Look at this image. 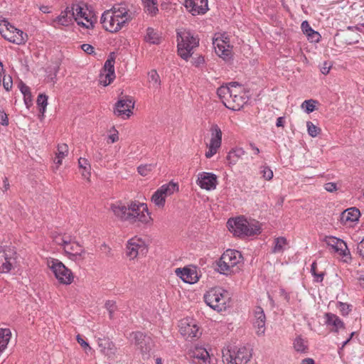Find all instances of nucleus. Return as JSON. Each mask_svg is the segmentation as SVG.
<instances>
[{"label": "nucleus", "mask_w": 364, "mask_h": 364, "mask_svg": "<svg viewBox=\"0 0 364 364\" xmlns=\"http://www.w3.org/2000/svg\"><path fill=\"white\" fill-rule=\"evenodd\" d=\"M227 226L235 236L240 237L253 236L260 233L259 222H249L244 217L229 219L227 223Z\"/></svg>", "instance_id": "nucleus-1"}, {"label": "nucleus", "mask_w": 364, "mask_h": 364, "mask_svg": "<svg viewBox=\"0 0 364 364\" xmlns=\"http://www.w3.org/2000/svg\"><path fill=\"white\" fill-rule=\"evenodd\" d=\"M199 38L190 30L177 31L178 54L188 60L193 53V50L199 46Z\"/></svg>", "instance_id": "nucleus-2"}, {"label": "nucleus", "mask_w": 364, "mask_h": 364, "mask_svg": "<svg viewBox=\"0 0 364 364\" xmlns=\"http://www.w3.org/2000/svg\"><path fill=\"white\" fill-rule=\"evenodd\" d=\"M204 300L210 308L220 312L229 306L230 296L228 291L223 288L215 287L204 295Z\"/></svg>", "instance_id": "nucleus-3"}, {"label": "nucleus", "mask_w": 364, "mask_h": 364, "mask_svg": "<svg viewBox=\"0 0 364 364\" xmlns=\"http://www.w3.org/2000/svg\"><path fill=\"white\" fill-rule=\"evenodd\" d=\"M251 356L249 350L245 347L223 350L224 364H247Z\"/></svg>", "instance_id": "nucleus-4"}, {"label": "nucleus", "mask_w": 364, "mask_h": 364, "mask_svg": "<svg viewBox=\"0 0 364 364\" xmlns=\"http://www.w3.org/2000/svg\"><path fill=\"white\" fill-rule=\"evenodd\" d=\"M48 266L50 268L56 279L63 284H70L73 282V274L70 269L57 259H50L48 261Z\"/></svg>", "instance_id": "nucleus-5"}, {"label": "nucleus", "mask_w": 364, "mask_h": 364, "mask_svg": "<svg viewBox=\"0 0 364 364\" xmlns=\"http://www.w3.org/2000/svg\"><path fill=\"white\" fill-rule=\"evenodd\" d=\"M188 356L193 364H216L217 361L213 355H210L205 348L198 346L190 349Z\"/></svg>", "instance_id": "nucleus-6"}, {"label": "nucleus", "mask_w": 364, "mask_h": 364, "mask_svg": "<svg viewBox=\"0 0 364 364\" xmlns=\"http://www.w3.org/2000/svg\"><path fill=\"white\" fill-rule=\"evenodd\" d=\"M129 21V18L125 20H121L119 18H116L114 14L111 11H105L100 19V22L102 24L103 28L111 33H116L119 31Z\"/></svg>", "instance_id": "nucleus-7"}, {"label": "nucleus", "mask_w": 364, "mask_h": 364, "mask_svg": "<svg viewBox=\"0 0 364 364\" xmlns=\"http://www.w3.org/2000/svg\"><path fill=\"white\" fill-rule=\"evenodd\" d=\"M129 212L130 218L128 221L132 223L136 221L147 223L151 219L147 205L144 203L138 204L136 202H132L129 205Z\"/></svg>", "instance_id": "nucleus-8"}, {"label": "nucleus", "mask_w": 364, "mask_h": 364, "mask_svg": "<svg viewBox=\"0 0 364 364\" xmlns=\"http://www.w3.org/2000/svg\"><path fill=\"white\" fill-rule=\"evenodd\" d=\"M178 190V186L172 182L163 185L156 191H155L151 197V201L158 208H163L165 205L166 198L172 195Z\"/></svg>", "instance_id": "nucleus-9"}, {"label": "nucleus", "mask_w": 364, "mask_h": 364, "mask_svg": "<svg viewBox=\"0 0 364 364\" xmlns=\"http://www.w3.org/2000/svg\"><path fill=\"white\" fill-rule=\"evenodd\" d=\"M116 59V54L114 52H111L106 60L104 67L100 74V83L103 86H107L115 78L114 73V63Z\"/></svg>", "instance_id": "nucleus-10"}, {"label": "nucleus", "mask_w": 364, "mask_h": 364, "mask_svg": "<svg viewBox=\"0 0 364 364\" xmlns=\"http://www.w3.org/2000/svg\"><path fill=\"white\" fill-rule=\"evenodd\" d=\"M16 252L9 247L0 246V273L9 272L15 261Z\"/></svg>", "instance_id": "nucleus-11"}, {"label": "nucleus", "mask_w": 364, "mask_h": 364, "mask_svg": "<svg viewBox=\"0 0 364 364\" xmlns=\"http://www.w3.org/2000/svg\"><path fill=\"white\" fill-rule=\"evenodd\" d=\"M179 327L181 334L186 337V339L199 338L201 335L199 327L193 321L182 320Z\"/></svg>", "instance_id": "nucleus-12"}, {"label": "nucleus", "mask_w": 364, "mask_h": 364, "mask_svg": "<svg viewBox=\"0 0 364 364\" xmlns=\"http://www.w3.org/2000/svg\"><path fill=\"white\" fill-rule=\"evenodd\" d=\"M184 6L193 16L204 14L208 10V0H185Z\"/></svg>", "instance_id": "nucleus-13"}, {"label": "nucleus", "mask_w": 364, "mask_h": 364, "mask_svg": "<svg viewBox=\"0 0 364 364\" xmlns=\"http://www.w3.org/2000/svg\"><path fill=\"white\" fill-rule=\"evenodd\" d=\"M197 184L203 189L213 190L218 184L217 176L213 173L203 172L198 175Z\"/></svg>", "instance_id": "nucleus-14"}, {"label": "nucleus", "mask_w": 364, "mask_h": 364, "mask_svg": "<svg viewBox=\"0 0 364 364\" xmlns=\"http://www.w3.org/2000/svg\"><path fill=\"white\" fill-rule=\"evenodd\" d=\"M134 107V102L131 98L119 100L115 105L114 114L117 116L126 115L129 118L132 114V109Z\"/></svg>", "instance_id": "nucleus-15"}, {"label": "nucleus", "mask_w": 364, "mask_h": 364, "mask_svg": "<svg viewBox=\"0 0 364 364\" xmlns=\"http://www.w3.org/2000/svg\"><path fill=\"white\" fill-rule=\"evenodd\" d=\"M325 242L328 246H331L335 252L343 257H346L350 254L346 243L341 239L335 237H326Z\"/></svg>", "instance_id": "nucleus-16"}, {"label": "nucleus", "mask_w": 364, "mask_h": 364, "mask_svg": "<svg viewBox=\"0 0 364 364\" xmlns=\"http://www.w3.org/2000/svg\"><path fill=\"white\" fill-rule=\"evenodd\" d=\"M176 274L180 277L184 282L188 284L196 283L199 277L195 269L188 267L177 268L175 271Z\"/></svg>", "instance_id": "nucleus-17"}, {"label": "nucleus", "mask_w": 364, "mask_h": 364, "mask_svg": "<svg viewBox=\"0 0 364 364\" xmlns=\"http://www.w3.org/2000/svg\"><path fill=\"white\" fill-rule=\"evenodd\" d=\"M65 252L69 255V258L75 262H79L84 259L85 254V250L78 244H69L65 247Z\"/></svg>", "instance_id": "nucleus-18"}, {"label": "nucleus", "mask_w": 364, "mask_h": 364, "mask_svg": "<svg viewBox=\"0 0 364 364\" xmlns=\"http://www.w3.org/2000/svg\"><path fill=\"white\" fill-rule=\"evenodd\" d=\"M255 321L254 326L257 328V334L258 336L263 335L265 331V321L266 316L264 313V310L260 306H256L254 311Z\"/></svg>", "instance_id": "nucleus-19"}, {"label": "nucleus", "mask_w": 364, "mask_h": 364, "mask_svg": "<svg viewBox=\"0 0 364 364\" xmlns=\"http://www.w3.org/2000/svg\"><path fill=\"white\" fill-rule=\"evenodd\" d=\"M326 324L331 328L332 332L338 333L340 329H344V323L336 314L326 313L324 315Z\"/></svg>", "instance_id": "nucleus-20"}, {"label": "nucleus", "mask_w": 364, "mask_h": 364, "mask_svg": "<svg viewBox=\"0 0 364 364\" xmlns=\"http://www.w3.org/2000/svg\"><path fill=\"white\" fill-rule=\"evenodd\" d=\"M97 344L101 352L107 355H114L117 352L115 344L107 337L97 338Z\"/></svg>", "instance_id": "nucleus-21"}, {"label": "nucleus", "mask_w": 364, "mask_h": 364, "mask_svg": "<svg viewBox=\"0 0 364 364\" xmlns=\"http://www.w3.org/2000/svg\"><path fill=\"white\" fill-rule=\"evenodd\" d=\"M4 26L8 29H12L14 33V38L11 40V43L21 45L24 44L28 40V35L23 31L16 28L14 26L11 25L7 20H4Z\"/></svg>", "instance_id": "nucleus-22"}, {"label": "nucleus", "mask_w": 364, "mask_h": 364, "mask_svg": "<svg viewBox=\"0 0 364 364\" xmlns=\"http://www.w3.org/2000/svg\"><path fill=\"white\" fill-rule=\"evenodd\" d=\"M129 338L142 353L149 350V348L146 346V336L142 332H132L129 334Z\"/></svg>", "instance_id": "nucleus-23"}, {"label": "nucleus", "mask_w": 364, "mask_h": 364, "mask_svg": "<svg viewBox=\"0 0 364 364\" xmlns=\"http://www.w3.org/2000/svg\"><path fill=\"white\" fill-rule=\"evenodd\" d=\"M223 255L225 257V259L231 262V266L233 269L239 267V264L242 262L243 257L240 252L235 250H227Z\"/></svg>", "instance_id": "nucleus-24"}, {"label": "nucleus", "mask_w": 364, "mask_h": 364, "mask_svg": "<svg viewBox=\"0 0 364 364\" xmlns=\"http://www.w3.org/2000/svg\"><path fill=\"white\" fill-rule=\"evenodd\" d=\"M360 216V212L358 208L355 207L350 208L341 213V221L346 225L348 222L358 221Z\"/></svg>", "instance_id": "nucleus-25"}, {"label": "nucleus", "mask_w": 364, "mask_h": 364, "mask_svg": "<svg viewBox=\"0 0 364 364\" xmlns=\"http://www.w3.org/2000/svg\"><path fill=\"white\" fill-rule=\"evenodd\" d=\"M142 241L141 239L134 237L130 239L127 245V255L132 259H134L138 255L139 249L144 247L141 245Z\"/></svg>", "instance_id": "nucleus-26"}, {"label": "nucleus", "mask_w": 364, "mask_h": 364, "mask_svg": "<svg viewBox=\"0 0 364 364\" xmlns=\"http://www.w3.org/2000/svg\"><path fill=\"white\" fill-rule=\"evenodd\" d=\"M111 210L113 211L114 214L122 220L128 221L130 218L129 205L126 206L122 203L112 204L111 205Z\"/></svg>", "instance_id": "nucleus-27"}, {"label": "nucleus", "mask_w": 364, "mask_h": 364, "mask_svg": "<svg viewBox=\"0 0 364 364\" xmlns=\"http://www.w3.org/2000/svg\"><path fill=\"white\" fill-rule=\"evenodd\" d=\"M217 266L218 267L216 269L223 274L228 275L229 274L233 273L239 269V267H237L236 269H233V267L231 266V262H228V260L225 259V257L222 255L219 260L217 262Z\"/></svg>", "instance_id": "nucleus-28"}, {"label": "nucleus", "mask_w": 364, "mask_h": 364, "mask_svg": "<svg viewBox=\"0 0 364 364\" xmlns=\"http://www.w3.org/2000/svg\"><path fill=\"white\" fill-rule=\"evenodd\" d=\"M67 11H72L71 16L75 21L80 18H84L87 22L90 21L87 14L84 11V8L79 4H73L71 8L67 7Z\"/></svg>", "instance_id": "nucleus-29"}, {"label": "nucleus", "mask_w": 364, "mask_h": 364, "mask_svg": "<svg viewBox=\"0 0 364 364\" xmlns=\"http://www.w3.org/2000/svg\"><path fill=\"white\" fill-rule=\"evenodd\" d=\"M232 105H231V102L229 101L228 103H229V105H226L225 106L228 108V109H230L232 110H234V111H237V110H240L244 105V104L245 103V99L242 97V96H238L237 94H234L232 92Z\"/></svg>", "instance_id": "nucleus-30"}, {"label": "nucleus", "mask_w": 364, "mask_h": 364, "mask_svg": "<svg viewBox=\"0 0 364 364\" xmlns=\"http://www.w3.org/2000/svg\"><path fill=\"white\" fill-rule=\"evenodd\" d=\"M18 87L23 95V100L26 107L29 108L33 105L32 95L29 87L23 82H21L18 85Z\"/></svg>", "instance_id": "nucleus-31"}, {"label": "nucleus", "mask_w": 364, "mask_h": 364, "mask_svg": "<svg viewBox=\"0 0 364 364\" xmlns=\"http://www.w3.org/2000/svg\"><path fill=\"white\" fill-rule=\"evenodd\" d=\"M245 154V151L242 148L232 149L228 153V155L227 156V160L228 161L229 164H235L239 159L241 158Z\"/></svg>", "instance_id": "nucleus-32"}, {"label": "nucleus", "mask_w": 364, "mask_h": 364, "mask_svg": "<svg viewBox=\"0 0 364 364\" xmlns=\"http://www.w3.org/2000/svg\"><path fill=\"white\" fill-rule=\"evenodd\" d=\"M211 139L210 143L220 146L222 142V132L217 124L212 125L210 128Z\"/></svg>", "instance_id": "nucleus-33"}, {"label": "nucleus", "mask_w": 364, "mask_h": 364, "mask_svg": "<svg viewBox=\"0 0 364 364\" xmlns=\"http://www.w3.org/2000/svg\"><path fill=\"white\" fill-rule=\"evenodd\" d=\"M110 11L114 14L116 18H119L121 20H125L127 18H129V20L132 18L131 15L128 14L127 10L123 6H114Z\"/></svg>", "instance_id": "nucleus-34"}, {"label": "nucleus", "mask_w": 364, "mask_h": 364, "mask_svg": "<svg viewBox=\"0 0 364 364\" xmlns=\"http://www.w3.org/2000/svg\"><path fill=\"white\" fill-rule=\"evenodd\" d=\"M145 41L150 43L158 45L160 43V36L153 28L149 27L146 29Z\"/></svg>", "instance_id": "nucleus-35"}, {"label": "nucleus", "mask_w": 364, "mask_h": 364, "mask_svg": "<svg viewBox=\"0 0 364 364\" xmlns=\"http://www.w3.org/2000/svg\"><path fill=\"white\" fill-rule=\"evenodd\" d=\"M68 146L66 144H60L58 145L56 152L57 161H54L55 164H56L58 166L61 165L62 159L68 154Z\"/></svg>", "instance_id": "nucleus-36"}, {"label": "nucleus", "mask_w": 364, "mask_h": 364, "mask_svg": "<svg viewBox=\"0 0 364 364\" xmlns=\"http://www.w3.org/2000/svg\"><path fill=\"white\" fill-rule=\"evenodd\" d=\"M145 10L151 16H154L158 12L156 0H142Z\"/></svg>", "instance_id": "nucleus-37"}, {"label": "nucleus", "mask_w": 364, "mask_h": 364, "mask_svg": "<svg viewBox=\"0 0 364 364\" xmlns=\"http://www.w3.org/2000/svg\"><path fill=\"white\" fill-rule=\"evenodd\" d=\"M71 14L72 11H67L66 9L64 12H62L61 14L57 17V21L63 26L69 25V23H71L73 20Z\"/></svg>", "instance_id": "nucleus-38"}, {"label": "nucleus", "mask_w": 364, "mask_h": 364, "mask_svg": "<svg viewBox=\"0 0 364 364\" xmlns=\"http://www.w3.org/2000/svg\"><path fill=\"white\" fill-rule=\"evenodd\" d=\"M294 348L297 352L304 353L307 349V346L301 336H297L294 341Z\"/></svg>", "instance_id": "nucleus-39"}, {"label": "nucleus", "mask_w": 364, "mask_h": 364, "mask_svg": "<svg viewBox=\"0 0 364 364\" xmlns=\"http://www.w3.org/2000/svg\"><path fill=\"white\" fill-rule=\"evenodd\" d=\"M37 105L39 107V111L43 115L46 106L48 105V97L45 94H40L37 98Z\"/></svg>", "instance_id": "nucleus-40"}, {"label": "nucleus", "mask_w": 364, "mask_h": 364, "mask_svg": "<svg viewBox=\"0 0 364 364\" xmlns=\"http://www.w3.org/2000/svg\"><path fill=\"white\" fill-rule=\"evenodd\" d=\"M287 239L284 237H279L274 240V247L273 252H281L284 250V246L287 244Z\"/></svg>", "instance_id": "nucleus-41"}, {"label": "nucleus", "mask_w": 364, "mask_h": 364, "mask_svg": "<svg viewBox=\"0 0 364 364\" xmlns=\"http://www.w3.org/2000/svg\"><path fill=\"white\" fill-rule=\"evenodd\" d=\"M232 92L233 90H232L229 86H221L217 90V94L220 98H225L227 95L232 97Z\"/></svg>", "instance_id": "nucleus-42"}, {"label": "nucleus", "mask_w": 364, "mask_h": 364, "mask_svg": "<svg viewBox=\"0 0 364 364\" xmlns=\"http://www.w3.org/2000/svg\"><path fill=\"white\" fill-rule=\"evenodd\" d=\"M260 174L266 181H270L273 178V171L268 166H262L260 167Z\"/></svg>", "instance_id": "nucleus-43"}, {"label": "nucleus", "mask_w": 364, "mask_h": 364, "mask_svg": "<svg viewBox=\"0 0 364 364\" xmlns=\"http://www.w3.org/2000/svg\"><path fill=\"white\" fill-rule=\"evenodd\" d=\"M306 127L308 134L312 137H316L321 132V129L314 125L311 122H307Z\"/></svg>", "instance_id": "nucleus-44"}, {"label": "nucleus", "mask_w": 364, "mask_h": 364, "mask_svg": "<svg viewBox=\"0 0 364 364\" xmlns=\"http://www.w3.org/2000/svg\"><path fill=\"white\" fill-rule=\"evenodd\" d=\"M317 102L316 100H305L302 105H301V107L303 109H305V111L309 114L312 112L314 111L315 109V104Z\"/></svg>", "instance_id": "nucleus-45"}, {"label": "nucleus", "mask_w": 364, "mask_h": 364, "mask_svg": "<svg viewBox=\"0 0 364 364\" xmlns=\"http://www.w3.org/2000/svg\"><path fill=\"white\" fill-rule=\"evenodd\" d=\"M154 168V166L152 164H144V165H140L137 168L138 173L145 176L148 175L149 172H151Z\"/></svg>", "instance_id": "nucleus-46"}, {"label": "nucleus", "mask_w": 364, "mask_h": 364, "mask_svg": "<svg viewBox=\"0 0 364 364\" xmlns=\"http://www.w3.org/2000/svg\"><path fill=\"white\" fill-rule=\"evenodd\" d=\"M105 306L109 311V318L112 319L113 318L114 312L117 309L116 302L112 300H108L106 301Z\"/></svg>", "instance_id": "nucleus-47"}, {"label": "nucleus", "mask_w": 364, "mask_h": 364, "mask_svg": "<svg viewBox=\"0 0 364 364\" xmlns=\"http://www.w3.org/2000/svg\"><path fill=\"white\" fill-rule=\"evenodd\" d=\"M53 240L55 243L58 245L64 246V248L67 247L70 244V240H67L65 238L62 237L59 234H53Z\"/></svg>", "instance_id": "nucleus-48"}, {"label": "nucleus", "mask_w": 364, "mask_h": 364, "mask_svg": "<svg viewBox=\"0 0 364 364\" xmlns=\"http://www.w3.org/2000/svg\"><path fill=\"white\" fill-rule=\"evenodd\" d=\"M77 343L83 348L85 353H88V351H90L92 350V348L90 346L88 343H87L80 335L77 336Z\"/></svg>", "instance_id": "nucleus-49"}, {"label": "nucleus", "mask_w": 364, "mask_h": 364, "mask_svg": "<svg viewBox=\"0 0 364 364\" xmlns=\"http://www.w3.org/2000/svg\"><path fill=\"white\" fill-rule=\"evenodd\" d=\"M231 49L230 48V46L228 45V48H223V49L218 54V55L224 60H228L231 58Z\"/></svg>", "instance_id": "nucleus-50"}, {"label": "nucleus", "mask_w": 364, "mask_h": 364, "mask_svg": "<svg viewBox=\"0 0 364 364\" xmlns=\"http://www.w3.org/2000/svg\"><path fill=\"white\" fill-rule=\"evenodd\" d=\"M0 33L4 39L11 43V40L14 38V32H12V29H8L6 28V31L0 30Z\"/></svg>", "instance_id": "nucleus-51"}, {"label": "nucleus", "mask_w": 364, "mask_h": 364, "mask_svg": "<svg viewBox=\"0 0 364 364\" xmlns=\"http://www.w3.org/2000/svg\"><path fill=\"white\" fill-rule=\"evenodd\" d=\"M219 147L220 146L210 142V144L208 146V151H206V153H205L206 158H208V159L211 158L214 154H216L217 150Z\"/></svg>", "instance_id": "nucleus-52"}, {"label": "nucleus", "mask_w": 364, "mask_h": 364, "mask_svg": "<svg viewBox=\"0 0 364 364\" xmlns=\"http://www.w3.org/2000/svg\"><path fill=\"white\" fill-rule=\"evenodd\" d=\"M13 82L12 78L10 75L6 77V75L3 77V86L6 91H9L12 88Z\"/></svg>", "instance_id": "nucleus-53"}, {"label": "nucleus", "mask_w": 364, "mask_h": 364, "mask_svg": "<svg viewBox=\"0 0 364 364\" xmlns=\"http://www.w3.org/2000/svg\"><path fill=\"white\" fill-rule=\"evenodd\" d=\"M225 44L226 43L224 41H219L218 39H216L215 41H213L215 53L217 54L220 53L223 48H226Z\"/></svg>", "instance_id": "nucleus-54"}, {"label": "nucleus", "mask_w": 364, "mask_h": 364, "mask_svg": "<svg viewBox=\"0 0 364 364\" xmlns=\"http://www.w3.org/2000/svg\"><path fill=\"white\" fill-rule=\"evenodd\" d=\"M78 165L80 168H82L85 171H88L90 168V165L85 158H80L78 159Z\"/></svg>", "instance_id": "nucleus-55"}, {"label": "nucleus", "mask_w": 364, "mask_h": 364, "mask_svg": "<svg viewBox=\"0 0 364 364\" xmlns=\"http://www.w3.org/2000/svg\"><path fill=\"white\" fill-rule=\"evenodd\" d=\"M307 37L311 42L318 43L320 41L321 35L318 32L314 30V31L310 33H307Z\"/></svg>", "instance_id": "nucleus-56"}, {"label": "nucleus", "mask_w": 364, "mask_h": 364, "mask_svg": "<svg viewBox=\"0 0 364 364\" xmlns=\"http://www.w3.org/2000/svg\"><path fill=\"white\" fill-rule=\"evenodd\" d=\"M0 124L3 126L9 125V118L6 112L0 108Z\"/></svg>", "instance_id": "nucleus-57"}, {"label": "nucleus", "mask_w": 364, "mask_h": 364, "mask_svg": "<svg viewBox=\"0 0 364 364\" xmlns=\"http://www.w3.org/2000/svg\"><path fill=\"white\" fill-rule=\"evenodd\" d=\"M149 77L151 81H154V82L160 85L159 75L155 70H152L149 73Z\"/></svg>", "instance_id": "nucleus-58"}, {"label": "nucleus", "mask_w": 364, "mask_h": 364, "mask_svg": "<svg viewBox=\"0 0 364 364\" xmlns=\"http://www.w3.org/2000/svg\"><path fill=\"white\" fill-rule=\"evenodd\" d=\"M301 28L303 33L304 34H306V36H307V33H310L312 31H314V30L311 28V27L310 26V25L307 21H304L301 23Z\"/></svg>", "instance_id": "nucleus-59"}, {"label": "nucleus", "mask_w": 364, "mask_h": 364, "mask_svg": "<svg viewBox=\"0 0 364 364\" xmlns=\"http://www.w3.org/2000/svg\"><path fill=\"white\" fill-rule=\"evenodd\" d=\"M339 306H340V311H341L342 315H343V316L348 315V313L351 310L350 309V305L345 304V303L340 302Z\"/></svg>", "instance_id": "nucleus-60"}, {"label": "nucleus", "mask_w": 364, "mask_h": 364, "mask_svg": "<svg viewBox=\"0 0 364 364\" xmlns=\"http://www.w3.org/2000/svg\"><path fill=\"white\" fill-rule=\"evenodd\" d=\"M332 64L331 62L325 61L321 67V72L323 75H327L329 73Z\"/></svg>", "instance_id": "nucleus-61"}, {"label": "nucleus", "mask_w": 364, "mask_h": 364, "mask_svg": "<svg viewBox=\"0 0 364 364\" xmlns=\"http://www.w3.org/2000/svg\"><path fill=\"white\" fill-rule=\"evenodd\" d=\"M205 63V59L203 55H199L197 58H194L193 59V65L196 67H200L202 65Z\"/></svg>", "instance_id": "nucleus-62"}, {"label": "nucleus", "mask_w": 364, "mask_h": 364, "mask_svg": "<svg viewBox=\"0 0 364 364\" xmlns=\"http://www.w3.org/2000/svg\"><path fill=\"white\" fill-rule=\"evenodd\" d=\"M81 48L83 51H85L87 54H92L95 53V48L92 46L90 44H82L81 45Z\"/></svg>", "instance_id": "nucleus-63"}, {"label": "nucleus", "mask_w": 364, "mask_h": 364, "mask_svg": "<svg viewBox=\"0 0 364 364\" xmlns=\"http://www.w3.org/2000/svg\"><path fill=\"white\" fill-rule=\"evenodd\" d=\"M357 252L364 259V238L358 245Z\"/></svg>", "instance_id": "nucleus-64"}]
</instances>
